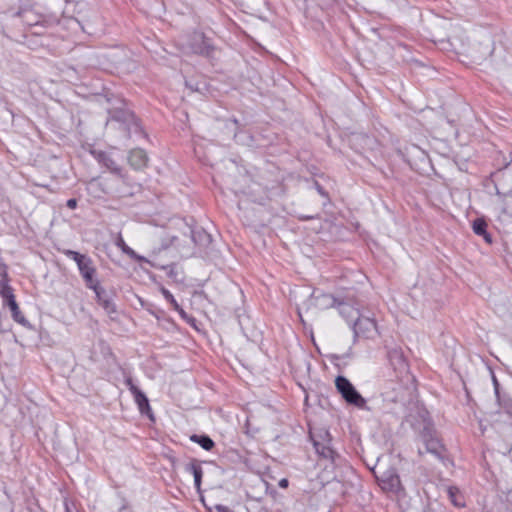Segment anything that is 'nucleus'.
<instances>
[{
    "instance_id": "nucleus-11",
    "label": "nucleus",
    "mask_w": 512,
    "mask_h": 512,
    "mask_svg": "<svg viewBox=\"0 0 512 512\" xmlns=\"http://www.w3.org/2000/svg\"><path fill=\"white\" fill-rule=\"evenodd\" d=\"M90 289L95 292L98 304L102 306L106 313L112 314L116 312V307L112 298L99 283L96 284V287H90Z\"/></svg>"
},
{
    "instance_id": "nucleus-8",
    "label": "nucleus",
    "mask_w": 512,
    "mask_h": 512,
    "mask_svg": "<svg viewBox=\"0 0 512 512\" xmlns=\"http://www.w3.org/2000/svg\"><path fill=\"white\" fill-rule=\"evenodd\" d=\"M189 48L195 54L209 56L213 46L203 33L194 32L189 39Z\"/></svg>"
},
{
    "instance_id": "nucleus-27",
    "label": "nucleus",
    "mask_w": 512,
    "mask_h": 512,
    "mask_svg": "<svg viewBox=\"0 0 512 512\" xmlns=\"http://www.w3.org/2000/svg\"><path fill=\"white\" fill-rule=\"evenodd\" d=\"M9 287L7 285V268L3 263H0V292Z\"/></svg>"
},
{
    "instance_id": "nucleus-20",
    "label": "nucleus",
    "mask_w": 512,
    "mask_h": 512,
    "mask_svg": "<svg viewBox=\"0 0 512 512\" xmlns=\"http://www.w3.org/2000/svg\"><path fill=\"white\" fill-rule=\"evenodd\" d=\"M313 298L316 301V303H315L316 306L321 309H326V308L332 307L336 303L335 298L330 294H321L318 296L313 294Z\"/></svg>"
},
{
    "instance_id": "nucleus-10",
    "label": "nucleus",
    "mask_w": 512,
    "mask_h": 512,
    "mask_svg": "<svg viewBox=\"0 0 512 512\" xmlns=\"http://www.w3.org/2000/svg\"><path fill=\"white\" fill-rule=\"evenodd\" d=\"M125 383L128 386L130 392L132 393V395L134 397V401L137 404L140 412L142 414H147V415L151 416L150 415L151 408H150L149 401H148V398L146 397V395L141 390H139L137 386L134 385L131 378H127Z\"/></svg>"
},
{
    "instance_id": "nucleus-17",
    "label": "nucleus",
    "mask_w": 512,
    "mask_h": 512,
    "mask_svg": "<svg viewBox=\"0 0 512 512\" xmlns=\"http://www.w3.org/2000/svg\"><path fill=\"white\" fill-rule=\"evenodd\" d=\"M339 313L348 321L355 322L357 317H360L359 312L352 305L347 303L339 304Z\"/></svg>"
},
{
    "instance_id": "nucleus-16",
    "label": "nucleus",
    "mask_w": 512,
    "mask_h": 512,
    "mask_svg": "<svg viewBox=\"0 0 512 512\" xmlns=\"http://www.w3.org/2000/svg\"><path fill=\"white\" fill-rule=\"evenodd\" d=\"M98 160L103 166H105L107 169H109L112 173H115V174L119 175L121 178H123V175L121 174V168L116 164V162L109 155H107L104 152H99Z\"/></svg>"
},
{
    "instance_id": "nucleus-5",
    "label": "nucleus",
    "mask_w": 512,
    "mask_h": 512,
    "mask_svg": "<svg viewBox=\"0 0 512 512\" xmlns=\"http://www.w3.org/2000/svg\"><path fill=\"white\" fill-rule=\"evenodd\" d=\"M335 385L339 393L348 403L357 407H363L365 405L364 398L358 393L347 378L338 376L335 379Z\"/></svg>"
},
{
    "instance_id": "nucleus-19",
    "label": "nucleus",
    "mask_w": 512,
    "mask_h": 512,
    "mask_svg": "<svg viewBox=\"0 0 512 512\" xmlns=\"http://www.w3.org/2000/svg\"><path fill=\"white\" fill-rule=\"evenodd\" d=\"M472 228H473L474 233L479 236H483L487 243L492 242L490 235L486 231L487 224L483 219L478 218V219L474 220Z\"/></svg>"
},
{
    "instance_id": "nucleus-28",
    "label": "nucleus",
    "mask_w": 512,
    "mask_h": 512,
    "mask_svg": "<svg viewBox=\"0 0 512 512\" xmlns=\"http://www.w3.org/2000/svg\"><path fill=\"white\" fill-rule=\"evenodd\" d=\"M12 317L16 322H18L22 325H26L28 323L26 318L22 315L20 310L16 313H13Z\"/></svg>"
},
{
    "instance_id": "nucleus-18",
    "label": "nucleus",
    "mask_w": 512,
    "mask_h": 512,
    "mask_svg": "<svg viewBox=\"0 0 512 512\" xmlns=\"http://www.w3.org/2000/svg\"><path fill=\"white\" fill-rule=\"evenodd\" d=\"M116 245L124 254L128 255L130 258L139 262L149 263V261L144 256L138 255L132 248H130L122 238L117 240Z\"/></svg>"
},
{
    "instance_id": "nucleus-12",
    "label": "nucleus",
    "mask_w": 512,
    "mask_h": 512,
    "mask_svg": "<svg viewBox=\"0 0 512 512\" xmlns=\"http://www.w3.org/2000/svg\"><path fill=\"white\" fill-rule=\"evenodd\" d=\"M24 24L29 27L46 26L48 20L41 14L35 12L33 9H26L20 13Z\"/></svg>"
},
{
    "instance_id": "nucleus-21",
    "label": "nucleus",
    "mask_w": 512,
    "mask_h": 512,
    "mask_svg": "<svg viewBox=\"0 0 512 512\" xmlns=\"http://www.w3.org/2000/svg\"><path fill=\"white\" fill-rule=\"evenodd\" d=\"M187 470L193 474L195 487L197 490H200L203 475L201 466L196 461H193L187 466Z\"/></svg>"
},
{
    "instance_id": "nucleus-4",
    "label": "nucleus",
    "mask_w": 512,
    "mask_h": 512,
    "mask_svg": "<svg viewBox=\"0 0 512 512\" xmlns=\"http://www.w3.org/2000/svg\"><path fill=\"white\" fill-rule=\"evenodd\" d=\"M373 473L383 490L398 492L402 489L401 481L394 469H384L383 465L378 463L373 468Z\"/></svg>"
},
{
    "instance_id": "nucleus-35",
    "label": "nucleus",
    "mask_w": 512,
    "mask_h": 512,
    "mask_svg": "<svg viewBox=\"0 0 512 512\" xmlns=\"http://www.w3.org/2000/svg\"><path fill=\"white\" fill-rule=\"evenodd\" d=\"M175 240H176V238H175V237H172V242H171V244H173V242H174Z\"/></svg>"
},
{
    "instance_id": "nucleus-13",
    "label": "nucleus",
    "mask_w": 512,
    "mask_h": 512,
    "mask_svg": "<svg viewBox=\"0 0 512 512\" xmlns=\"http://www.w3.org/2000/svg\"><path fill=\"white\" fill-rule=\"evenodd\" d=\"M128 161L135 169H140L146 166L148 158L144 150L134 149L129 153Z\"/></svg>"
},
{
    "instance_id": "nucleus-3",
    "label": "nucleus",
    "mask_w": 512,
    "mask_h": 512,
    "mask_svg": "<svg viewBox=\"0 0 512 512\" xmlns=\"http://www.w3.org/2000/svg\"><path fill=\"white\" fill-rule=\"evenodd\" d=\"M64 254L76 262L86 286L88 288L94 286L96 287V284L99 283V281L95 277L96 268L93 264L92 259L87 255L80 254L79 252L73 250H65Z\"/></svg>"
},
{
    "instance_id": "nucleus-14",
    "label": "nucleus",
    "mask_w": 512,
    "mask_h": 512,
    "mask_svg": "<svg viewBox=\"0 0 512 512\" xmlns=\"http://www.w3.org/2000/svg\"><path fill=\"white\" fill-rule=\"evenodd\" d=\"M87 191L91 196L95 198H100L103 194H107L110 192L106 184L102 183L98 179H92L91 181L88 182Z\"/></svg>"
},
{
    "instance_id": "nucleus-34",
    "label": "nucleus",
    "mask_w": 512,
    "mask_h": 512,
    "mask_svg": "<svg viewBox=\"0 0 512 512\" xmlns=\"http://www.w3.org/2000/svg\"><path fill=\"white\" fill-rule=\"evenodd\" d=\"M493 380H494V384H495V389L497 390V385H498L497 380L495 378Z\"/></svg>"
},
{
    "instance_id": "nucleus-30",
    "label": "nucleus",
    "mask_w": 512,
    "mask_h": 512,
    "mask_svg": "<svg viewBox=\"0 0 512 512\" xmlns=\"http://www.w3.org/2000/svg\"><path fill=\"white\" fill-rule=\"evenodd\" d=\"M67 207L70 208V209H75L77 207V200L72 198V199H69L66 203Z\"/></svg>"
},
{
    "instance_id": "nucleus-26",
    "label": "nucleus",
    "mask_w": 512,
    "mask_h": 512,
    "mask_svg": "<svg viewBox=\"0 0 512 512\" xmlns=\"http://www.w3.org/2000/svg\"><path fill=\"white\" fill-rule=\"evenodd\" d=\"M162 294L163 296L165 297V299L171 303V305L173 306V308L177 311H179V313L181 314V316L183 318L186 317V314L185 312L183 311V309H181L180 305L177 303V301L175 300L174 296L170 293V291H168L167 289L163 288L162 289Z\"/></svg>"
},
{
    "instance_id": "nucleus-25",
    "label": "nucleus",
    "mask_w": 512,
    "mask_h": 512,
    "mask_svg": "<svg viewBox=\"0 0 512 512\" xmlns=\"http://www.w3.org/2000/svg\"><path fill=\"white\" fill-rule=\"evenodd\" d=\"M0 295L3 298L4 304L7 305L10 309H12V307H15L18 305L15 300V296L13 294V290L11 287L1 291Z\"/></svg>"
},
{
    "instance_id": "nucleus-32",
    "label": "nucleus",
    "mask_w": 512,
    "mask_h": 512,
    "mask_svg": "<svg viewBox=\"0 0 512 512\" xmlns=\"http://www.w3.org/2000/svg\"><path fill=\"white\" fill-rule=\"evenodd\" d=\"M279 486L281 488H287L288 487V480L286 478H283L279 481Z\"/></svg>"
},
{
    "instance_id": "nucleus-33",
    "label": "nucleus",
    "mask_w": 512,
    "mask_h": 512,
    "mask_svg": "<svg viewBox=\"0 0 512 512\" xmlns=\"http://www.w3.org/2000/svg\"><path fill=\"white\" fill-rule=\"evenodd\" d=\"M10 310H11V312H12V314H13V313L18 312L20 309H19V306L17 305V306H15V307H12V309H10Z\"/></svg>"
},
{
    "instance_id": "nucleus-7",
    "label": "nucleus",
    "mask_w": 512,
    "mask_h": 512,
    "mask_svg": "<svg viewBox=\"0 0 512 512\" xmlns=\"http://www.w3.org/2000/svg\"><path fill=\"white\" fill-rule=\"evenodd\" d=\"M401 382L395 378L394 375H389V378L385 383V395L388 400L393 402L403 401L407 396H410L412 391L414 390V386L412 388L407 389L403 394H399Z\"/></svg>"
},
{
    "instance_id": "nucleus-29",
    "label": "nucleus",
    "mask_w": 512,
    "mask_h": 512,
    "mask_svg": "<svg viewBox=\"0 0 512 512\" xmlns=\"http://www.w3.org/2000/svg\"><path fill=\"white\" fill-rule=\"evenodd\" d=\"M196 236L203 237L209 239V235H207L204 231H195L192 233V237L194 240H196Z\"/></svg>"
},
{
    "instance_id": "nucleus-15",
    "label": "nucleus",
    "mask_w": 512,
    "mask_h": 512,
    "mask_svg": "<svg viewBox=\"0 0 512 512\" xmlns=\"http://www.w3.org/2000/svg\"><path fill=\"white\" fill-rule=\"evenodd\" d=\"M426 451L430 452L432 454H435L436 456H441L443 451V446L439 442V440L432 435H423Z\"/></svg>"
},
{
    "instance_id": "nucleus-9",
    "label": "nucleus",
    "mask_w": 512,
    "mask_h": 512,
    "mask_svg": "<svg viewBox=\"0 0 512 512\" xmlns=\"http://www.w3.org/2000/svg\"><path fill=\"white\" fill-rule=\"evenodd\" d=\"M113 123L117 124V128L123 133L125 138H130L131 133L138 132L140 128L133 115L130 114H125L122 120L117 117H113L106 122V125L109 126Z\"/></svg>"
},
{
    "instance_id": "nucleus-24",
    "label": "nucleus",
    "mask_w": 512,
    "mask_h": 512,
    "mask_svg": "<svg viewBox=\"0 0 512 512\" xmlns=\"http://www.w3.org/2000/svg\"><path fill=\"white\" fill-rule=\"evenodd\" d=\"M192 442L198 443L203 449L209 451L214 447L213 440L206 435H192L190 437Z\"/></svg>"
},
{
    "instance_id": "nucleus-6",
    "label": "nucleus",
    "mask_w": 512,
    "mask_h": 512,
    "mask_svg": "<svg viewBox=\"0 0 512 512\" xmlns=\"http://www.w3.org/2000/svg\"><path fill=\"white\" fill-rule=\"evenodd\" d=\"M353 330L356 336L368 339L375 338L378 335L377 325L374 319L369 317H357V320L353 323Z\"/></svg>"
},
{
    "instance_id": "nucleus-23",
    "label": "nucleus",
    "mask_w": 512,
    "mask_h": 512,
    "mask_svg": "<svg viewBox=\"0 0 512 512\" xmlns=\"http://www.w3.org/2000/svg\"><path fill=\"white\" fill-rule=\"evenodd\" d=\"M447 494L453 505L457 507H463L464 506V500L463 497L457 487L449 486L446 489Z\"/></svg>"
},
{
    "instance_id": "nucleus-2",
    "label": "nucleus",
    "mask_w": 512,
    "mask_h": 512,
    "mask_svg": "<svg viewBox=\"0 0 512 512\" xmlns=\"http://www.w3.org/2000/svg\"><path fill=\"white\" fill-rule=\"evenodd\" d=\"M388 360L392 367V374L400 382L399 394H403L407 389L413 387V376L409 372L408 364L400 349L394 348L388 352Z\"/></svg>"
},
{
    "instance_id": "nucleus-31",
    "label": "nucleus",
    "mask_w": 512,
    "mask_h": 512,
    "mask_svg": "<svg viewBox=\"0 0 512 512\" xmlns=\"http://www.w3.org/2000/svg\"><path fill=\"white\" fill-rule=\"evenodd\" d=\"M215 509L217 512H232L227 506L224 505H216Z\"/></svg>"
},
{
    "instance_id": "nucleus-22",
    "label": "nucleus",
    "mask_w": 512,
    "mask_h": 512,
    "mask_svg": "<svg viewBox=\"0 0 512 512\" xmlns=\"http://www.w3.org/2000/svg\"><path fill=\"white\" fill-rule=\"evenodd\" d=\"M314 447L317 451V453L327 459H334L335 452L332 448H330L328 445L324 443H320L319 441L313 439Z\"/></svg>"
},
{
    "instance_id": "nucleus-1",
    "label": "nucleus",
    "mask_w": 512,
    "mask_h": 512,
    "mask_svg": "<svg viewBox=\"0 0 512 512\" xmlns=\"http://www.w3.org/2000/svg\"><path fill=\"white\" fill-rule=\"evenodd\" d=\"M494 51V42L491 35L483 32L474 37L467 46L462 44L460 52L475 63H481L488 59Z\"/></svg>"
}]
</instances>
